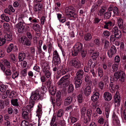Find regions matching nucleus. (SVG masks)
<instances>
[{
  "label": "nucleus",
  "instance_id": "1",
  "mask_svg": "<svg viewBox=\"0 0 126 126\" xmlns=\"http://www.w3.org/2000/svg\"><path fill=\"white\" fill-rule=\"evenodd\" d=\"M44 94H45L44 93H40L39 94V91L37 89L33 92L32 93L30 99V104L27 105L26 107H23L22 110L27 111L28 112L31 111V109L33 107L36 100L37 99L42 100L43 99Z\"/></svg>",
  "mask_w": 126,
  "mask_h": 126
},
{
  "label": "nucleus",
  "instance_id": "2",
  "mask_svg": "<svg viewBox=\"0 0 126 126\" xmlns=\"http://www.w3.org/2000/svg\"><path fill=\"white\" fill-rule=\"evenodd\" d=\"M82 45L81 43L78 42L76 44L74 47V50L72 52V55L75 56L78 55L82 48Z\"/></svg>",
  "mask_w": 126,
  "mask_h": 126
},
{
  "label": "nucleus",
  "instance_id": "3",
  "mask_svg": "<svg viewBox=\"0 0 126 126\" xmlns=\"http://www.w3.org/2000/svg\"><path fill=\"white\" fill-rule=\"evenodd\" d=\"M70 77L69 74H67L62 77L60 80L57 82L58 85H61L63 87H65L67 86L69 84V81L67 80Z\"/></svg>",
  "mask_w": 126,
  "mask_h": 126
},
{
  "label": "nucleus",
  "instance_id": "4",
  "mask_svg": "<svg viewBox=\"0 0 126 126\" xmlns=\"http://www.w3.org/2000/svg\"><path fill=\"white\" fill-rule=\"evenodd\" d=\"M75 9L73 6H70L66 7L65 10V12L67 15L69 17H73L74 18L77 17L76 14L74 12Z\"/></svg>",
  "mask_w": 126,
  "mask_h": 126
},
{
  "label": "nucleus",
  "instance_id": "5",
  "mask_svg": "<svg viewBox=\"0 0 126 126\" xmlns=\"http://www.w3.org/2000/svg\"><path fill=\"white\" fill-rule=\"evenodd\" d=\"M69 65L71 66H73L76 69L80 68L81 64L77 58H73L68 61Z\"/></svg>",
  "mask_w": 126,
  "mask_h": 126
},
{
  "label": "nucleus",
  "instance_id": "6",
  "mask_svg": "<svg viewBox=\"0 0 126 126\" xmlns=\"http://www.w3.org/2000/svg\"><path fill=\"white\" fill-rule=\"evenodd\" d=\"M113 77L117 80L119 78L121 82H123L125 77V74L124 72L121 70L115 72L113 75Z\"/></svg>",
  "mask_w": 126,
  "mask_h": 126
},
{
  "label": "nucleus",
  "instance_id": "7",
  "mask_svg": "<svg viewBox=\"0 0 126 126\" xmlns=\"http://www.w3.org/2000/svg\"><path fill=\"white\" fill-rule=\"evenodd\" d=\"M111 32L112 33H114L116 38H119L121 37L122 34L120 31L119 30L118 27H114L112 29Z\"/></svg>",
  "mask_w": 126,
  "mask_h": 126
},
{
  "label": "nucleus",
  "instance_id": "8",
  "mask_svg": "<svg viewBox=\"0 0 126 126\" xmlns=\"http://www.w3.org/2000/svg\"><path fill=\"white\" fill-rule=\"evenodd\" d=\"M116 51V47L114 46H111L110 50H109L108 52V54L109 57L111 58L112 56L115 54Z\"/></svg>",
  "mask_w": 126,
  "mask_h": 126
},
{
  "label": "nucleus",
  "instance_id": "9",
  "mask_svg": "<svg viewBox=\"0 0 126 126\" xmlns=\"http://www.w3.org/2000/svg\"><path fill=\"white\" fill-rule=\"evenodd\" d=\"M74 81L76 88L79 87L81 85L82 83L81 79L74 77Z\"/></svg>",
  "mask_w": 126,
  "mask_h": 126
},
{
  "label": "nucleus",
  "instance_id": "10",
  "mask_svg": "<svg viewBox=\"0 0 126 126\" xmlns=\"http://www.w3.org/2000/svg\"><path fill=\"white\" fill-rule=\"evenodd\" d=\"M42 67V70L43 71L49 70L50 69L49 64L47 62H43L41 64Z\"/></svg>",
  "mask_w": 126,
  "mask_h": 126
},
{
  "label": "nucleus",
  "instance_id": "11",
  "mask_svg": "<svg viewBox=\"0 0 126 126\" xmlns=\"http://www.w3.org/2000/svg\"><path fill=\"white\" fill-rule=\"evenodd\" d=\"M112 118L114 125L115 126L119 125L120 124V121L118 117L115 114H113Z\"/></svg>",
  "mask_w": 126,
  "mask_h": 126
},
{
  "label": "nucleus",
  "instance_id": "12",
  "mask_svg": "<svg viewBox=\"0 0 126 126\" xmlns=\"http://www.w3.org/2000/svg\"><path fill=\"white\" fill-rule=\"evenodd\" d=\"M16 27L18 28V32L19 33H22L24 32V27L23 25V23H18L16 25Z\"/></svg>",
  "mask_w": 126,
  "mask_h": 126
},
{
  "label": "nucleus",
  "instance_id": "13",
  "mask_svg": "<svg viewBox=\"0 0 126 126\" xmlns=\"http://www.w3.org/2000/svg\"><path fill=\"white\" fill-rule=\"evenodd\" d=\"M104 99L106 101H110L112 99V96L110 93L106 92H105L103 95Z\"/></svg>",
  "mask_w": 126,
  "mask_h": 126
},
{
  "label": "nucleus",
  "instance_id": "14",
  "mask_svg": "<svg viewBox=\"0 0 126 126\" xmlns=\"http://www.w3.org/2000/svg\"><path fill=\"white\" fill-rule=\"evenodd\" d=\"M42 7V5L40 3L36 4L34 6V11L35 12H40L41 11Z\"/></svg>",
  "mask_w": 126,
  "mask_h": 126
},
{
  "label": "nucleus",
  "instance_id": "15",
  "mask_svg": "<svg viewBox=\"0 0 126 126\" xmlns=\"http://www.w3.org/2000/svg\"><path fill=\"white\" fill-rule=\"evenodd\" d=\"M117 21L119 27L120 29L123 28L124 21L123 19L119 17H117Z\"/></svg>",
  "mask_w": 126,
  "mask_h": 126
},
{
  "label": "nucleus",
  "instance_id": "16",
  "mask_svg": "<svg viewBox=\"0 0 126 126\" xmlns=\"http://www.w3.org/2000/svg\"><path fill=\"white\" fill-rule=\"evenodd\" d=\"M84 74V72L81 69L78 70L76 73V76L75 78L82 79Z\"/></svg>",
  "mask_w": 126,
  "mask_h": 126
},
{
  "label": "nucleus",
  "instance_id": "17",
  "mask_svg": "<svg viewBox=\"0 0 126 126\" xmlns=\"http://www.w3.org/2000/svg\"><path fill=\"white\" fill-rule=\"evenodd\" d=\"M84 93L86 96L89 95L91 91V87L89 86H87L84 90Z\"/></svg>",
  "mask_w": 126,
  "mask_h": 126
},
{
  "label": "nucleus",
  "instance_id": "18",
  "mask_svg": "<svg viewBox=\"0 0 126 126\" xmlns=\"http://www.w3.org/2000/svg\"><path fill=\"white\" fill-rule=\"evenodd\" d=\"M95 62L93 59H89L88 62V65L90 68H93L96 65Z\"/></svg>",
  "mask_w": 126,
  "mask_h": 126
},
{
  "label": "nucleus",
  "instance_id": "19",
  "mask_svg": "<svg viewBox=\"0 0 126 126\" xmlns=\"http://www.w3.org/2000/svg\"><path fill=\"white\" fill-rule=\"evenodd\" d=\"M105 25H104V28L107 29H110L112 27V22L111 21H109L108 22H105Z\"/></svg>",
  "mask_w": 126,
  "mask_h": 126
},
{
  "label": "nucleus",
  "instance_id": "20",
  "mask_svg": "<svg viewBox=\"0 0 126 126\" xmlns=\"http://www.w3.org/2000/svg\"><path fill=\"white\" fill-rule=\"evenodd\" d=\"M59 71L62 73V75H63L66 74L68 72V70L67 68L62 65H60Z\"/></svg>",
  "mask_w": 126,
  "mask_h": 126
},
{
  "label": "nucleus",
  "instance_id": "21",
  "mask_svg": "<svg viewBox=\"0 0 126 126\" xmlns=\"http://www.w3.org/2000/svg\"><path fill=\"white\" fill-rule=\"evenodd\" d=\"M22 116L23 118L26 120L29 119L28 113L27 111L22 110Z\"/></svg>",
  "mask_w": 126,
  "mask_h": 126
},
{
  "label": "nucleus",
  "instance_id": "22",
  "mask_svg": "<svg viewBox=\"0 0 126 126\" xmlns=\"http://www.w3.org/2000/svg\"><path fill=\"white\" fill-rule=\"evenodd\" d=\"M99 94L98 92L95 93L91 96V99L93 101H95L97 100L99 98Z\"/></svg>",
  "mask_w": 126,
  "mask_h": 126
},
{
  "label": "nucleus",
  "instance_id": "23",
  "mask_svg": "<svg viewBox=\"0 0 126 126\" xmlns=\"http://www.w3.org/2000/svg\"><path fill=\"white\" fill-rule=\"evenodd\" d=\"M72 101V98L71 96H69L65 99L64 101V104L65 105H67L70 104Z\"/></svg>",
  "mask_w": 126,
  "mask_h": 126
},
{
  "label": "nucleus",
  "instance_id": "24",
  "mask_svg": "<svg viewBox=\"0 0 126 126\" xmlns=\"http://www.w3.org/2000/svg\"><path fill=\"white\" fill-rule=\"evenodd\" d=\"M25 58V54L23 52H21L19 53L18 58L20 62L23 61Z\"/></svg>",
  "mask_w": 126,
  "mask_h": 126
},
{
  "label": "nucleus",
  "instance_id": "25",
  "mask_svg": "<svg viewBox=\"0 0 126 126\" xmlns=\"http://www.w3.org/2000/svg\"><path fill=\"white\" fill-rule=\"evenodd\" d=\"M114 99L115 102L116 103L120 102L121 101L120 96L119 95V93L116 92L114 96Z\"/></svg>",
  "mask_w": 126,
  "mask_h": 126
},
{
  "label": "nucleus",
  "instance_id": "26",
  "mask_svg": "<svg viewBox=\"0 0 126 126\" xmlns=\"http://www.w3.org/2000/svg\"><path fill=\"white\" fill-rule=\"evenodd\" d=\"M53 62L55 64H58L61 63L60 56L53 57Z\"/></svg>",
  "mask_w": 126,
  "mask_h": 126
},
{
  "label": "nucleus",
  "instance_id": "27",
  "mask_svg": "<svg viewBox=\"0 0 126 126\" xmlns=\"http://www.w3.org/2000/svg\"><path fill=\"white\" fill-rule=\"evenodd\" d=\"M5 41H10L12 39V34L11 33H10L9 34H7L5 35L4 36Z\"/></svg>",
  "mask_w": 126,
  "mask_h": 126
},
{
  "label": "nucleus",
  "instance_id": "28",
  "mask_svg": "<svg viewBox=\"0 0 126 126\" xmlns=\"http://www.w3.org/2000/svg\"><path fill=\"white\" fill-rule=\"evenodd\" d=\"M92 37L90 33L86 34L84 36V38L86 41H89L92 39Z\"/></svg>",
  "mask_w": 126,
  "mask_h": 126
},
{
  "label": "nucleus",
  "instance_id": "29",
  "mask_svg": "<svg viewBox=\"0 0 126 126\" xmlns=\"http://www.w3.org/2000/svg\"><path fill=\"white\" fill-rule=\"evenodd\" d=\"M40 28V26L39 24L35 23L33 24L32 28L35 32L38 31Z\"/></svg>",
  "mask_w": 126,
  "mask_h": 126
},
{
  "label": "nucleus",
  "instance_id": "30",
  "mask_svg": "<svg viewBox=\"0 0 126 126\" xmlns=\"http://www.w3.org/2000/svg\"><path fill=\"white\" fill-rule=\"evenodd\" d=\"M86 108L84 107H83L80 109V114L82 117L84 116L86 113Z\"/></svg>",
  "mask_w": 126,
  "mask_h": 126
},
{
  "label": "nucleus",
  "instance_id": "31",
  "mask_svg": "<svg viewBox=\"0 0 126 126\" xmlns=\"http://www.w3.org/2000/svg\"><path fill=\"white\" fill-rule=\"evenodd\" d=\"M0 17L2 19L4 20L6 22H8L10 21V19L9 17L5 16L4 14L1 15Z\"/></svg>",
  "mask_w": 126,
  "mask_h": 126
},
{
  "label": "nucleus",
  "instance_id": "32",
  "mask_svg": "<svg viewBox=\"0 0 126 126\" xmlns=\"http://www.w3.org/2000/svg\"><path fill=\"white\" fill-rule=\"evenodd\" d=\"M19 37V41L22 43L23 44L26 41L25 40L27 38L26 36L24 35Z\"/></svg>",
  "mask_w": 126,
  "mask_h": 126
},
{
  "label": "nucleus",
  "instance_id": "33",
  "mask_svg": "<svg viewBox=\"0 0 126 126\" xmlns=\"http://www.w3.org/2000/svg\"><path fill=\"white\" fill-rule=\"evenodd\" d=\"M92 113V110L90 109H89L87 110L86 114L88 117L89 120L90 121L91 115Z\"/></svg>",
  "mask_w": 126,
  "mask_h": 126
},
{
  "label": "nucleus",
  "instance_id": "34",
  "mask_svg": "<svg viewBox=\"0 0 126 126\" xmlns=\"http://www.w3.org/2000/svg\"><path fill=\"white\" fill-rule=\"evenodd\" d=\"M11 104L13 106L17 107L19 106V104L18 102V99H17L11 100Z\"/></svg>",
  "mask_w": 126,
  "mask_h": 126
},
{
  "label": "nucleus",
  "instance_id": "35",
  "mask_svg": "<svg viewBox=\"0 0 126 126\" xmlns=\"http://www.w3.org/2000/svg\"><path fill=\"white\" fill-rule=\"evenodd\" d=\"M118 65L116 64H114L111 66V69L113 72H116L118 70Z\"/></svg>",
  "mask_w": 126,
  "mask_h": 126
},
{
  "label": "nucleus",
  "instance_id": "36",
  "mask_svg": "<svg viewBox=\"0 0 126 126\" xmlns=\"http://www.w3.org/2000/svg\"><path fill=\"white\" fill-rule=\"evenodd\" d=\"M74 89V87L72 84H70L68 87L67 89V92L68 93H70L73 92Z\"/></svg>",
  "mask_w": 126,
  "mask_h": 126
},
{
  "label": "nucleus",
  "instance_id": "37",
  "mask_svg": "<svg viewBox=\"0 0 126 126\" xmlns=\"http://www.w3.org/2000/svg\"><path fill=\"white\" fill-rule=\"evenodd\" d=\"M110 45L109 41L107 40H105L104 43V48L105 49H107L110 47Z\"/></svg>",
  "mask_w": 126,
  "mask_h": 126
},
{
  "label": "nucleus",
  "instance_id": "38",
  "mask_svg": "<svg viewBox=\"0 0 126 126\" xmlns=\"http://www.w3.org/2000/svg\"><path fill=\"white\" fill-rule=\"evenodd\" d=\"M102 2V0H98L96 4L94 5L93 10L94 11L95 9L97 8L100 5Z\"/></svg>",
  "mask_w": 126,
  "mask_h": 126
},
{
  "label": "nucleus",
  "instance_id": "39",
  "mask_svg": "<svg viewBox=\"0 0 126 126\" xmlns=\"http://www.w3.org/2000/svg\"><path fill=\"white\" fill-rule=\"evenodd\" d=\"M97 71L98 76L100 78L102 77L103 75V69L102 68H99L97 69Z\"/></svg>",
  "mask_w": 126,
  "mask_h": 126
},
{
  "label": "nucleus",
  "instance_id": "40",
  "mask_svg": "<svg viewBox=\"0 0 126 126\" xmlns=\"http://www.w3.org/2000/svg\"><path fill=\"white\" fill-rule=\"evenodd\" d=\"M47 45L48 46V51L49 53H50L51 52V51L54 49V48L50 43L49 42Z\"/></svg>",
  "mask_w": 126,
  "mask_h": 126
},
{
  "label": "nucleus",
  "instance_id": "41",
  "mask_svg": "<svg viewBox=\"0 0 126 126\" xmlns=\"http://www.w3.org/2000/svg\"><path fill=\"white\" fill-rule=\"evenodd\" d=\"M111 15V13L110 12H106L104 14V18L106 19H108L110 17Z\"/></svg>",
  "mask_w": 126,
  "mask_h": 126
},
{
  "label": "nucleus",
  "instance_id": "42",
  "mask_svg": "<svg viewBox=\"0 0 126 126\" xmlns=\"http://www.w3.org/2000/svg\"><path fill=\"white\" fill-rule=\"evenodd\" d=\"M49 90V92L52 95H54L56 93V91L55 90V88H54L53 86H51V87L48 88Z\"/></svg>",
  "mask_w": 126,
  "mask_h": 126
},
{
  "label": "nucleus",
  "instance_id": "43",
  "mask_svg": "<svg viewBox=\"0 0 126 126\" xmlns=\"http://www.w3.org/2000/svg\"><path fill=\"white\" fill-rule=\"evenodd\" d=\"M63 111L62 109H60L57 112V116L58 117H61L63 115Z\"/></svg>",
  "mask_w": 126,
  "mask_h": 126
},
{
  "label": "nucleus",
  "instance_id": "44",
  "mask_svg": "<svg viewBox=\"0 0 126 126\" xmlns=\"http://www.w3.org/2000/svg\"><path fill=\"white\" fill-rule=\"evenodd\" d=\"M14 47L13 45L11 43L8 46V47L7 49V51L8 53L11 52L12 50Z\"/></svg>",
  "mask_w": 126,
  "mask_h": 126
},
{
  "label": "nucleus",
  "instance_id": "45",
  "mask_svg": "<svg viewBox=\"0 0 126 126\" xmlns=\"http://www.w3.org/2000/svg\"><path fill=\"white\" fill-rule=\"evenodd\" d=\"M16 93L14 91L11 92L9 95V97L11 98H15L16 97Z\"/></svg>",
  "mask_w": 126,
  "mask_h": 126
},
{
  "label": "nucleus",
  "instance_id": "46",
  "mask_svg": "<svg viewBox=\"0 0 126 126\" xmlns=\"http://www.w3.org/2000/svg\"><path fill=\"white\" fill-rule=\"evenodd\" d=\"M94 42L96 45L98 46H99L101 42L100 38L98 37L96 38L94 40Z\"/></svg>",
  "mask_w": 126,
  "mask_h": 126
},
{
  "label": "nucleus",
  "instance_id": "47",
  "mask_svg": "<svg viewBox=\"0 0 126 126\" xmlns=\"http://www.w3.org/2000/svg\"><path fill=\"white\" fill-rule=\"evenodd\" d=\"M19 75V73L17 71H16L13 73L12 78L13 79H15Z\"/></svg>",
  "mask_w": 126,
  "mask_h": 126
},
{
  "label": "nucleus",
  "instance_id": "48",
  "mask_svg": "<svg viewBox=\"0 0 126 126\" xmlns=\"http://www.w3.org/2000/svg\"><path fill=\"white\" fill-rule=\"evenodd\" d=\"M6 90V87L4 85L0 86V91L1 92H5Z\"/></svg>",
  "mask_w": 126,
  "mask_h": 126
},
{
  "label": "nucleus",
  "instance_id": "49",
  "mask_svg": "<svg viewBox=\"0 0 126 126\" xmlns=\"http://www.w3.org/2000/svg\"><path fill=\"white\" fill-rule=\"evenodd\" d=\"M104 84L103 82L102 81L99 82L98 84V87L101 90L104 89Z\"/></svg>",
  "mask_w": 126,
  "mask_h": 126
},
{
  "label": "nucleus",
  "instance_id": "50",
  "mask_svg": "<svg viewBox=\"0 0 126 126\" xmlns=\"http://www.w3.org/2000/svg\"><path fill=\"white\" fill-rule=\"evenodd\" d=\"M43 72L45 73L46 77L47 78H49L50 77L51 73L49 70H47L45 71H43Z\"/></svg>",
  "mask_w": 126,
  "mask_h": 126
},
{
  "label": "nucleus",
  "instance_id": "51",
  "mask_svg": "<svg viewBox=\"0 0 126 126\" xmlns=\"http://www.w3.org/2000/svg\"><path fill=\"white\" fill-rule=\"evenodd\" d=\"M11 61L14 63L16 61V59L15 55L13 54H11L10 55L9 57Z\"/></svg>",
  "mask_w": 126,
  "mask_h": 126
},
{
  "label": "nucleus",
  "instance_id": "52",
  "mask_svg": "<svg viewBox=\"0 0 126 126\" xmlns=\"http://www.w3.org/2000/svg\"><path fill=\"white\" fill-rule=\"evenodd\" d=\"M78 101L79 103H81L83 101V97L81 94H80L77 96Z\"/></svg>",
  "mask_w": 126,
  "mask_h": 126
},
{
  "label": "nucleus",
  "instance_id": "53",
  "mask_svg": "<svg viewBox=\"0 0 126 126\" xmlns=\"http://www.w3.org/2000/svg\"><path fill=\"white\" fill-rule=\"evenodd\" d=\"M10 27L9 24L7 23H4L3 24V27L5 30H8L9 29Z\"/></svg>",
  "mask_w": 126,
  "mask_h": 126
},
{
  "label": "nucleus",
  "instance_id": "54",
  "mask_svg": "<svg viewBox=\"0 0 126 126\" xmlns=\"http://www.w3.org/2000/svg\"><path fill=\"white\" fill-rule=\"evenodd\" d=\"M113 12L115 15L118 16L119 14V10L118 8L116 6L114 7Z\"/></svg>",
  "mask_w": 126,
  "mask_h": 126
},
{
  "label": "nucleus",
  "instance_id": "55",
  "mask_svg": "<svg viewBox=\"0 0 126 126\" xmlns=\"http://www.w3.org/2000/svg\"><path fill=\"white\" fill-rule=\"evenodd\" d=\"M104 36L106 38L109 37L110 34V32L106 30L104 31L103 33Z\"/></svg>",
  "mask_w": 126,
  "mask_h": 126
},
{
  "label": "nucleus",
  "instance_id": "56",
  "mask_svg": "<svg viewBox=\"0 0 126 126\" xmlns=\"http://www.w3.org/2000/svg\"><path fill=\"white\" fill-rule=\"evenodd\" d=\"M71 122V123L73 124L74 123L76 122L78 120L77 118L73 117V116H71L70 117Z\"/></svg>",
  "mask_w": 126,
  "mask_h": 126
},
{
  "label": "nucleus",
  "instance_id": "57",
  "mask_svg": "<svg viewBox=\"0 0 126 126\" xmlns=\"http://www.w3.org/2000/svg\"><path fill=\"white\" fill-rule=\"evenodd\" d=\"M98 123L101 125H103L104 122V119L102 117H100L98 118Z\"/></svg>",
  "mask_w": 126,
  "mask_h": 126
},
{
  "label": "nucleus",
  "instance_id": "58",
  "mask_svg": "<svg viewBox=\"0 0 126 126\" xmlns=\"http://www.w3.org/2000/svg\"><path fill=\"white\" fill-rule=\"evenodd\" d=\"M20 73L23 76H25L26 75L27 73V70L26 69H24L22 70L21 72Z\"/></svg>",
  "mask_w": 126,
  "mask_h": 126
},
{
  "label": "nucleus",
  "instance_id": "59",
  "mask_svg": "<svg viewBox=\"0 0 126 126\" xmlns=\"http://www.w3.org/2000/svg\"><path fill=\"white\" fill-rule=\"evenodd\" d=\"M105 10L103 8L101 9L98 12V15L99 16H101L103 15L104 13L105 12Z\"/></svg>",
  "mask_w": 126,
  "mask_h": 126
},
{
  "label": "nucleus",
  "instance_id": "60",
  "mask_svg": "<svg viewBox=\"0 0 126 126\" xmlns=\"http://www.w3.org/2000/svg\"><path fill=\"white\" fill-rule=\"evenodd\" d=\"M86 54L87 52L86 50L85 49H82L81 50V55L82 57H85L86 56Z\"/></svg>",
  "mask_w": 126,
  "mask_h": 126
},
{
  "label": "nucleus",
  "instance_id": "61",
  "mask_svg": "<svg viewBox=\"0 0 126 126\" xmlns=\"http://www.w3.org/2000/svg\"><path fill=\"white\" fill-rule=\"evenodd\" d=\"M25 41L23 45H26L27 46H30L31 44V41L28 39L27 38Z\"/></svg>",
  "mask_w": 126,
  "mask_h": 126
},
{
  "label": "nucleus",
  "instance_id": "62",
  "mask_svg": "<svg viewBox=\"0 0 126 126\" xmlns=\"http://www.w3.org/2000/svg\"><path fill=\"white\" fill-rule=\"evenodd\" d=\"M24 16L23 15H19L18 18V23H23V17Z\"/></svg>",
  "mask_w": 126,
  "mask_h": 126
},
{
  "label": "nucleus",
  "instance_id": "63",
  "mask_svg": "<svg viewBox=\"0 0 126 126\" xmlns=\"http://www.w3.org/2000/svg\"><path fill=\"white\" fill-rule=\"evenodd\" d=\"M28 122L26 120H24L21 122V126H28Z\"/></svg>",
  "mask_w": 126,
  "mask_h": 126
},
{
  "label": "nucleus",
  "instance_id": "64",
  "mask_svg": "<svg viewBox=\"0 0 126 126\" xmlns=\"http://www.w3.org/2000/svg\"><path fill=\"white\" fill-rule=\"evenodd\" d=\"M114 61L115 62L117 63H118L120 61V59L119 56L118 55L116 56L114 58Z\"/></svg>",
  "mask_w": 126,
  "mask_h": 126
}]
</instances>
